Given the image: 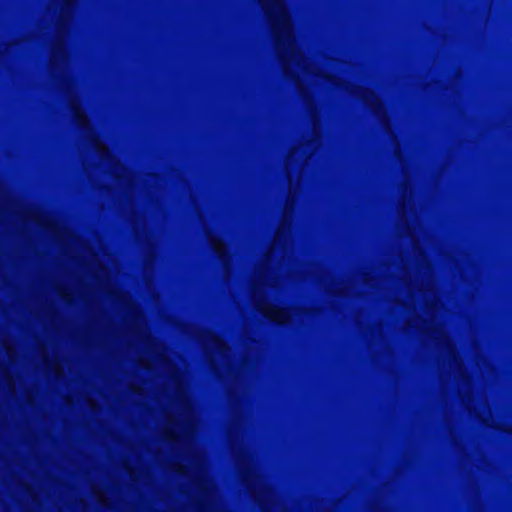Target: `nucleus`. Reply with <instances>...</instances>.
Masks as SVG:
<instances>
[{
    "instance_id": "1",
    "label": "nucleus",
    "mask_w": 512,
    "mask_h": 512,
    "mask_svg": "<svg viewBox=\"0 0 512 512\" xmlns=\"http://www.w3.org/2000/svg\"><path fill=\"white\" fill-rule=\"evenodd\" d=\"M273 6L277 12V16H278L279 21L282 24L283 28L290 32V30H291L290 20H289L287 11H286L282 1L281 0H273Z\"/></svg>"
},
{
    "instance_id": "2",
    "label": "nucleus",
    "mask_w": 512,
    "mask_h": 512,
    "mask_svg": "<svg viewBox=\"0 0 512 512\" xmlns=\"http://www.w3.org/2000/svg\"><path fill=\"white\" fill-rule=\"evenodd\" d=\"M267 315L272 320L279 322V323H284L289 318L288 314L284 310L278 309V308H269L267 311Z\"/></svg>"
}]
</instances>
